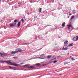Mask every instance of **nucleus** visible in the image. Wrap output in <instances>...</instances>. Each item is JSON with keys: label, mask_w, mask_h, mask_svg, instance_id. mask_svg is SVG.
<instances>
[{"label": "nucleus", "mask_w": 78, "mask_h": 78, "mask_svg": "<svg viewBox=\"0 0 78 78\" xmlns=\"http://www.w3.org/2000/svg\"><path fill=\"white\" fill-rule=\"evenodd\" d=\"M1 63H4V62H6L8 64H12V62H9L8 61H2L0 62Z\"/></svg>", "instance_id": "obj_1"}, {"label": "nucleus", "mask_w": 78, "mask_h": 78, "mask_svg": "<svg viewBox=\"0 0 78 78\" xmlns=\"http://www.w3.org/2000/svg\"><path fill=\"white\" fill-rule=\"evenodd\" d=\"M78 36H76V37H74L73 38V41H78Z\"/></svg>", "instance_id": "obj_2"}, {"label": "nucleus", "mask_w": 78, "mask_h": 78, "mask_svg": "<svg viewBox=\"0 0 78 78\" xmlns=\"http://www.w3.org/2000/svg\"><path fill=\"white\" fill-rule=\"evenodd\" d=\"M12 66H16V67H18V64H16V63H13L11 64Z\"/></svg>", "instance_id": "obj_3"}, {"label": "nucleus", "mask_w": 78, "mask_h": 78, "mask_svg": "<svg viewBox=\"0 0 78 78\" xmlns=\"http://www.w3.org/2000/svg\"><path fill=\"white\" fill-rule=\"evenodd\" d=\"M30 64H27L26 65L23 66V67H28L30 66Z\"/></svg>", "instance_id": "obj_4"}, {"label": "nucleus", "mask_w": 78, "mask_h": 78, "mask_svg": "<svg viewBox=\"0 0 78 78\" xmlns=\"http://www.w3.org/2000/svg\"><path fill=\"white\" fill-rule=\"evenodd\" d=\"M21 23V21H20L18 23V24H17L18 27H20V23Z\"/></svg>", "instance_id": "obj_5"}, {"label": "nucleus", "mask_w": 78, "mask_h": 78, "mask_svg": "<svg viewBox=\"0 0 78 78\" xmlns=\"http://www.w3.org/2000/svg\"><path fill=\"white\" fill-rule=\"evenodd\" d=\"M9 25L11 27H14V22L12 24H9Z\"/></svg>", "instance_id": "obj_6"}, {"label": "nucleus", "mask_w": 78, "mask_h": 78, "mask_svg": "<svg viewBox=\"0 0 78 78\" xmlns=\"http://www.w3.org/2000/svg\"><path fill=\"white\" fill-rule=\"evenodd\" d=\"M16 53H18V51H12L11 52L12 54H16Z\"/></svg>", "instance_id": "obj_7"}, {"label": "nucleus", "mask_w": 78, "mask_h": 78, "mask_svg": "<svg viewBox=\"0 0 78 78\" xmlns=\"http://www.w3.org/2000/svg\"><path fill=\"white\" fill-rule=\"evenodd\" d=\"M68 43V41H66L64 43V45H67Z\"/></svg>", "instance_id": "obj_8"}, {"label": "nucleus", "mask_w": 78, "mask_h": 78, "mask_svg": "<svg viewBox=\"0 0 78 78\" xmlns=\"http://www.w3.org/2000/svg\"><path fill=\"white\" fill-rule=\"evenodd\" d=\"M19 22V21L17 19H16L14 20V23H16V22Z\"/></svg>", "instance_id": "obj_9"}, {"label": "nucleus", "mask_w": 78, "mask_h": 78, "mask_svg": "<svg viewBox=\"0 0 78 78\" xmlns=\"http://www.w3.org/2000/svg\"><path fill=\"white\" fill-rule=\"evenodd\" d=\"M63 50H68V48L67 47H66L65 48H64V47L63 48Z\"/></svg>", "instance_id": "obj_10"}, {"label": "nucleus", "mask_w": 78, "mask_h": 78, "mask_svg": "<svg viewBox=\"0 0 78 78\" xmlns=\"http://www.w3.org/2000/svg\"><path fill=\"white\" fill-rule=\"evenodd\" d=\"M39 12H42V8H39Z\"/></svg>", "instance_id": "obj_11"}, {"label": "nucleus", "mask_w": 78, "mask_h": 78, "mask_svg": "<svg viewBox=\"0 0 78 78\" xmlns=\"http://www.w3.org/2000/svg\"><path fill=\"white\" fill-rule=\"evenodd\" d=\"M48 59H50L51 58V55H48L47 57Z\"/></svg>", "instance_id": "obj_12"}, {"label": "nucleus", "mask_w": 78, "mask_h": 78, "mask_svg": "<svg viewBox=\"0 0 78 78\" xmlns=\"http://www.w3.org/2000/svg\"><path fill=\"white\" fill-rule=\"evenodd\" d=\"M69 63H70V62H64V65H66V64H69Z\"/></svg>", "instance_id": "obj_13"}, {"label": "nucleus", "mask_w": 78, "mask_h": 78, "mask_svg": "<svg viewBox=\"0 0 78 78\" xmlns=\"http://www.w3.org/2000/svg\"><path fill=\"white\" fill-rule=\"evenodd\" d=\"M65 22H64L63 23H62V27H65Z\"/></svg>", "instance_id": "obj_14"}, {"label": "nucleus", "mask_w": 78, "mask_h": 78, "mask_svg": "<svg viewBox=\"0 0 78 78\" xmlns=\"http://www.w3.org/2000/svg\"><path fill=\"white\" fill-rule=\"evenodd\" d=\"M70 58L72 60V61H73L74 60V59H73V57H72V56H70Z\"/></svg>", "instance_id": "obj_15"}, {"label": "nucleus", "mask_w": 78, "mask_h": 78, "mask_svg": "<svg viewBox=\"0 0 78 78\" xmlns=\"http://www.w3.org/2000/svg\"><path fill=\"white\" fill-rule=\"evenodd\" d=\"M18 51V52H22V51H23L22 50H18V51Z\"/></svg>", "instance_id": "obj_16"}, {"label": "nucleus", "mask_w": 78, "mask_h": 78, "mask_svg": "<svg viewBox=\"0 0 78 78\" xmlns=\"http://www.w3.org/2000/svg\"><path fill=\"white\" fill-rule=\"evenodd\" d=\"M74 17H75L74 16H72L71 17V20H72L73 19H74Z\"/></svg>", "instance_id": "obj_17"}, {"label": "nucleus", "mask_w": 78, "mask_h": 78, "mask_svg": "<svg viewBox=\"0 0 78 78\" xmlns=\"http://www.w3.org/2000/svg\"><path fill=\"white\" fill-rule=\"evenodd\" d=\"M73 45V44H69V47H72V46Z\"/></svg>", "instance_id": "obj_18"}, {"label": "nucleus", "mask_w": 78, "mask_h": 78, "mask_svg": "<svg viewBox=\"0 0 78 78\" xmlns=\"http://www.w3.org/2000/svg\"><path fill=\"white\" fill-rule=\"evenodd\" d=\"M68 28H69V29H70V27H71V25H68Z\"/></svg>", "instance_id": "obj_19"}, {"label": "nucleus", "mask_w": 78, "mask_h": 78, "mask_svg": "<svg viewBox=\"0 0 78 78\" xmlns=\"http://www.w3.org/2000/svg\"><path fill=\"white\" fill-rule=\"evenodd\" d=\"M37 66H40V63H38L35 64Z\"/></svg>", "instance_id": "obj_20"}, {"label": "nucleus", "mask_w": 78, "mask_h": 78, "mask_svg": "<svg viewBox=\"0 0 78 78\" xmlns=\"http://www.w3.org/2000/svg\"><path fill=\"white\" fill-rule=\"evenodd\" d=\"M14 59H17L18 57H15L13 58Z\"/></svg>", "instance_id": "obj_21"}, {"label": "nucleus", "mask_w": 78, "mask_h": 78, "mask_svg": "<svg viewBox=\"0 0 78 78\" xmlns=\"http://www.w3.org/2000/svg\"><path fill=\"white\" fill-rule=\"evenodd\" d=\"M33 67L32 66H30L28 68V69H33Z\"/></svg>", "instance_id": "obj_22"}, {"label": "nucleus", "mask_w": 78, "mask_h": 78, "mask_svg": "<svg viewBox=\"0 0 78 78\" xmlns=\"http://www.w3.org/2000/svg\"><path fill=\"white\" fill-rule=\"evenodd\" d=\"M56 62H57V61L56 60H55L53 62V63H56Z\"/></svg>", "instance_id": "obj_23"}, {"label": "nucleus", "mask_w": 78, "mask_h": 78, "mask_svg": "<svg viewBox=\"0 0 78 78\" xmlns=\"http://www.w3.org/2000/svg\"><path fill=\"white\" fill-rule=\"evenodd\" d=\"M3 55L5 56H7V55H6V53H4L3 54Z\"/></svg>", "instance_id": "obj_24"}, {"label": "nucleus", "mask_w": 78, "mask_h": 78, "mask_svg": "<svg viewBox=\"0 0 78 78\" xmlns=\"http://www.w3.org/2000/svg\"><path fill=\"white\" fill-rule=\"evenodd\" d=\"M23 64H24V63L23 62H22L20 64V65H22Z\"/></svg>", "instance_id": "obj_25"}, {"label": "nucleus", "mask_w": 78, "mask_h": 78, "mask_svg": "<svg viewBox=\"0 0 78 78\" xmlns=\"http://www.w3.org/2000/svg\"><path fill=\"white\" fill-rule=\"evenodd\" d=\"M9 68H10L11 69H12L13 68L11 66H9Z\"/></svg>", "instance_id": "obj_26"}, {"label": "nucleus", "mask_w": 78, "mask_h": 78, "mask_svg": "<svg viewBox=\"0 0 78 78\" xmlns=\"http://www.w3.org/2000/svg\"><path fill=\"white\" fill-rule=\"evenodd\" d=\"M16 24H17V23H15V24H14V26H16Z\"/></svg>", "instance_id": "obj_27"}, {"label": "nucleus", "mask_w": 78, "mask_h": 78, "mask_svg": "<svg viewBox=\"0 0 78 78\" xmlns=\"http://www.w3.org/2000/svg\"><path fill=\"white\" fill-rule=\"evenodd\" d=\"M0 55H3V54L2 53H0Z\"/></svg>", "instance_id": "obj_28"}, {"label": "nucleus", "mask_w": 78, "mask_h": 78, "mask_svg": "<svg viewBox=\"0 0 78 78\" xmlns=\"http://www.w3.org/2000/svg\"><path fill=\"white\" fill-rule=\"evenodd\" d=\"M21 20L22 21V22H24V21L23 20V19H22Z\"/></svg>", "instance_id": "obj_29"}, {"label": "nucleus", "mask_w": 78, "mask_h": 78, "mask_svg": "<svg viewBox=\"0 0 78 78\" xmlns=\"http://www.w3.org/2000/svg\"><path fill=\"white\" fill-rule=\"evenodd\" d=\"M40 59H43V58H39Z\"/></svg>", "instance_id": "obj_30"}, {"label": "nucleus", "mask_w": 78, "mask_h": 78, "mask_svg": "<svg viewBox=\"0 0 78 78\" xmlns=\"http://www.w3.org/2000/svg\"><path fill=\"white\" fill-rule=\"evenodd\" d=\"M61 37H58V38H61Z\"/></svg>", "instance_id": "obj_31"}, {"label": "nucleus", "mask_w": 78, "mask_h": 78, "mask_svg": "<svg viewBox=\"0 0 78 78\" xmlns=\"http://www.w3.org/2000/svg\"><path fill=\"white\" fill-rule=\"evenodd\" d=\"M41 55L40 56H42V55Z\"/></svg>", "instance_id": "obj_32"}, {"label": "nucleus", "mask_w": 78, "mask_h": 78, "mask_svg": "<svg viewBox=\"0 0 78 78\" xmlns=\"http://www.w3.org/2000/svg\"><path fill=\"white\" fill-rule=\"evenodd\" d=\"M57 57L58 58H60V56H57Z\"/></svg>", "instance_id": "obj_33"}, {"label": "nucleus", "mask_w": 78, "mask_h": 78, "mask_svg": "<svg viewBox=\"0 0 78 78\" xmlns=\"http://www.w3.org/2000/svg\"><path fill=\"white\" fill-rule=\"evenodd\" d=\"M69 15H70H70H72V14H69Z\"/></svg>", "instance_id": "obj_34"}, {"label": "nucleus", "mask_w": 78, "mask_h": 78, "mask_svg": "<svg viewBox=\"0 0 78 78\" xmlns=\"http://www.w3.org/2000/svg\"><path fill=\"white\" fill-rule=\"evenodd\" d=\"M19 4H20V3H19Z\"/></svg>", "instance_id": "obj_35"}, {"label": "nucleus", "mask_w": 78, "mask_h": 78, "mask_svg": "<svg viewBox=\"0 0 78 78\" xmlns=\"http://www.w3.org/2000/svg\"><path fill=\"white\" fill-rule=\"evenodd\" d=\"M9 61H11V60H9Z\"/></svg>", "instance_id": "obj_36"}, {"label": "nucleus", "mask_w": 78, "mask_h": 78, "mask_svg": "<svg viewBox=\"0 0 78 78\" xmlns=\"http://www.w3.org/2000/svg\"><path fill=\"white\" fill-rule=\"evenodd\" d=\"M1 56H2V55Z\"/></svg>", "instance_id": "obj_37"}]
</instances>
